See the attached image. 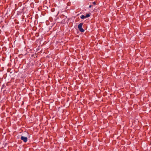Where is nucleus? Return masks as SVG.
Segmentation results:
<instances>
[{"label": "nucleus", "instance_id": "f257e3e1", "mask_svg": "<svg viewBox=\"0 0 151 151\" xmlns=\"http://www.w3.org/2000/svg\"><path fill=\"white\" fill-rule=\"evenodd\" d=\"M83 24V23L82 22L79 24L78 25V28L81 32H83L84 31V30L82 28Z\"/></svg>", "mask_w": 151, "mask_h": 151}, {"label": "nucleus", "instance_id": "39448f33", "mask_svg": "<svg viewBox=\"0 0 151 151\" xmlns=\"http://www.w3.org/2000/svg\"><path fill=\"white\" fill-rule=\"evenodd\" d=\"M90 15L89 14H86V15L85 16V17H86V18L89 17H90Z\"/></svg>", "mask_w": 151, "mask_h": 151}, {"label": "nucleus", "instance_id": "20e7f679", "mask_svg": "<svg viewBox=\"0 0 151 151\" xmlns=\"http://www.w3.org/2000/svg\"><path fill=\"white\" fill-rule=\"evenodd\" d=\"M6 87V85H5V84H4L1 87V90H2L4 88H5Z\"/></svg>", "mask_w": 151, "mask_h": 151}, {"label": "nucleus", "instance_id": "7ed1b4c3", "mask_svg": "<svg viewBox=\"0 0 151 151\" xmlns=\"http://www.w3.org/2000/svg\"><path fill=\"white\" fill-rule=\"evenodd\" d=\"M81 19H84V18H86V17H85V16H84V15H82L81 17Z\"/></svg>", "mask_w": 151, "mask_h": 151}, {"label": "nucleus", "instance_id": "423d86ee", "mask_svg": "<svg viewBox=\"0 0 151 151\" xmlns=\"http://www.w3.org/2000/svg\"><path fill=\"white\" fill-rule=\"evenodd\" d=\"M92 3L94 5H95L96 4V3L95 2H92Z\"/></svg>", "mask_w": 151, "mask_h": 151}, {"label": "nucleus", "instance_id": "f03ea898", "mask_svg": "<svg viewBox=\"0 0 151 151\" xmlns=\"http://www.w3.org/2000/svg\"><path fill=\"white\" fill-rule=\"evenodd\" d=\"M21 139L25 142H27V137L23 136L21 137Z\"/></svg>", "mask_w": 151, "mask_h": 151}, {"label": "nucleus", "instance_id": "0eeeda50", "mask_svg": "<svg viewBox=\"0 0 151 151\" xmlns=\"http://www.w3.org/2000/svg\"><path fill=\"white\" fill-rule=\"evenodd\" d=\"M92 6V5H89V7L88 8H91Z\"/></svg>", "mask_w": 151, "mask_h": 151}]
</instances>
